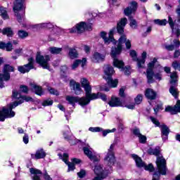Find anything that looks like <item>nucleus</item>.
I'll use <instances>...</instances> for the list:
<instances>
[{"mask_svg":"<svg viewBox=\"0 0 180 180\" xmlns=\"http://www.w3.org/2000/svg\"><path fill=\"white\" fill-rule=\"evenodd\" d=\"M24 101H25V102H32L33 98L30 96H23L21 100L11 103L8 108H4L2 110H0V122H4L6 117H13L15 116V112L12 110L15 109L18 105H22Z\"/></svg>","mask_w":180,"mask_h":180,"instance_id":"obj_2","label":"nucleus"},{"mask_svg":"<svg viewBox=\"0 0 180 180\" xmlns=\"http://www.w3.org/2000/svg\"><path fill=\"white\" fill-rule=\"evenodd\" d=\"M68 56L71 60H74V58H77L78 57V53L77 52V50L70 49L69 50Z\"/></svg>","mask_w":180,"mask_h":180,"instance_id":"obj_41","label":"nucleus"},{"mask_svg":"<svg viewBox=\"0 0 180 180\" xmlns=\"http://www.w3.org/2000/svg\"><path fill=\"white\" fill-rule=\"evenodd\" d=\"M127 24V18H122L120 20V22H117V32L120 34H123V33H124V27L126 26Z\"/></svg>","mask_w":180,"mask_h":180,"instance_id":"obj_22","label":"nucleus"},{"mask_svg":"<svg viewBox=\"0 0 180 180\" xmlns=\"http://www.w3.org/2000/svg\"><path fill=\"white\" fill-rule=\"evenodd\" d=\"M141 101H143V96L141 95H138L135 98V103L136 105H140V103H141Z\"/></svg>","mask_w":180,"mask_h":180,"instance_id":"obj_58","label":"nucleus"},{"mask_svg":"<svg viewBox=\"0 0 180 180\" xmlns=\"http://www.w3.org/2000/svg\"><path fill=\"white\" fill-rule=\"evenodd\" d=\"M72 164L75 165V164H81V160L78 158H72L71 159Z\"/></svg>","mask_w":180,"mask_h":180,"instance_id":"obj_60","label":"nucleus"},{"mask_svg":"<svg viewBox=\"0 0 180 180\" xmlns=\"http://www.w3.org/2000/svg\"><path fill=\"white\" fill-rule=\"evenodd\" d=\"M135 11H137V2L131 1L130 3V6L124 9V13L126 16H130L131 13H134Z\"/></svg>","mask_w":180,"mask_h":180,"instance_id":"obj_20","label":"nucleus"},{"mask_svg":"<svg viewBox=\"0 0 180 180\" xmlns=\"http://www.w3.org/2000/svg\"><path fill=\"white\" fill-rule=\"evenodd\" d=\"M145 96L148 99H150V101H153L154 99H155V98H157V93L151 89H148L146 90Z\"/></svg>","mask_w":180,"mask_h":180,"instance_id":"obj_32","label":"nucleus"},{"mask_svg":"<svg viewBox=\"0 0 180 180\" xmlns=\"http://www.w3.org/2000/svg\"><path fill=\"white\" fill-rule=\"evenodd\" d=\"M13 97H14L15 99H18L19 101H21L22 98L20 93L15 90L13 91Z\"/></svg>","mask_w":180,"mask_h":180,"instance_id":"obj_50","label":"nucleus"},{"mask_svg":"<svg viewBox=\"0 0 180 180\" xmlns=\"http://www.w3.org/2000/svg\"><path fill=\"white\" fill-rule=\"evenodd\" d=\"M174 45H167L165 46V49L168 50L169 51H172L173 50H175V49H178L180 46V41L178 39H175L174 41Z\"/></svg>","mask_w":180,"mask_h":180,"instance_id":"obj_36","label":"nucleus"},{"mask_svg":"<svg viewBox=\"0 0 180 180\" xmlns=\"http://www.w3.org/2000/svg\"><path fill=\"white\" fill-rule=\"evenodd\" d=\"M127 108V109H131V110H133V109H134V108H135V105H134V103H130V104H127V105H124V106H123V108Z\"/></svg>","mask_w":180,"mask_h":180,"instance_id":"obj_64","label":"nucleus"},{"mask_svg":"<svg viewBox=\"0 0 180 180\" xmlns=\"http://www.w3.org/2000/svg\"><path fill=\"white\" fill-rule=\"evenodd\" d=\"M63 136L65 140H68V141H69L70 144H71L72 146H75V144H77L78 143V140L74 138V136H71L70 131L64 132Z\"/></svg>","mask_w":180,"mask_h":180,"instance_id":"obj_27","label":"nucleus"},{"mask_svg":"<svg viewBox=\"0 0 180 180\" xmlns=\"http://www.w3.org/2000/svg\"><path fill=\"white\" fill-rule=\"evenodd\" d=\"M148 153L157 157L156 165L158 167V172L154 173L152 180H159L160 175L167 174V162L164 157L160 156V150L158 149L150 148L148 150Z\"/></svg>","mask_w":180,"mask_h":180,"instance_id":"obj_1","label":"nucleus"},{"mask_svg":"<svg viewBox=\"0 0 180 180\" xmlns=\"http://www.w3.org/2000/svg\"><path fill=\"white\" fill-rule=\"evenodd\" d=\"M115 72V70L113 68L109 65H106L104 66V79H108V78H112V75Z\"/></svg>","mask_w":180,"mask_h":180,"instance_id":"obj_23","label":"nucleus"},{"mask_svg":"<svg viewBox=\"0 0 180 180\" xmlns=\"http://www.w3.org/2000/svg\"><path fill=\"white\" fill-rule=\"evenodd\" d=\"M25 8V0H15L14 6L13 7L15 16H17V20L19 23L22 22V16L19 14V12Z\"/></svg>","mask_w":180,"mask_h":180,"instance_id":"obj_8","label":"nucleus"},{"mask_svg":"<svg viewBox=\"0 0 180 180\" xmlns=\"http://www.w3.org/2000/svg\"><path fill=\"white\" fill-rule=\"evenodd\" d=\"M28 61L29 63L27 65L18 67V71L21 72V74L29 72L30 70H33V68H34V67L33 66V61H34L33 58H30L28 59Z\"/></svg>","mask_w":180,"mask_h":180,"instance_id":"obj_18","label":"nucleus"},{"mask_svg":"<svg viewBox=\"0 0 180 180\" xmlns=\"http://www.w3.org/2000/svg\"><path fill=\"white\" fill-rule=\"evenodd\" d=\"M113 150H115V143L110 145V148L108 149V153L104 158L105 162H106L109 166L113 165V164H115V161H116Z\"/></svg>","mask_w":180,"mask_h":180,"instance_id":"obj_14","label":"nucleus"},{"mask_svg":"<svg viewBox=\"0 0 180 180\" xmlns=\"http://www.w3.org/2000/svg\"><path fill=\"white\" fill-rule=\"evenodd\" d=\"M1 32L2 34L7 36V37H13V34H15L12 28L8 27L4 28Z\"/></svg>","mask_w":180,"mask_h":180,"instance_id":"obj_35","label":"nucleus"},{"mask_svg":"<svg viewBox=\"0 0 180 180\" xmlns=\"http://www.w3.org/2000/svg\"><path fill=\"white\" fill-rule=\"evenodd\" d=\"M37 63L41 65L44 70H49L50 68V66L49 65V61H50V56L46 55H40L37 54Z\"/></svg>","mask_w":180,"mask_h":180,"instance_id":"obj_13","label":"nucleus"},{"mask_svg":"<svg viewBox=\"0 0 180 180\" xmlns=\"http://www.w3.org/2000/svg\"><path fill=\"white\" fill-rule=\"evenodd\" d=\"M99 98L102 99V101H106L107 97H106V95L102 93H98V94L91 93V94H90V96L88 98L89 101V103H91V101H94L95 99H99Z\"/></svg>","mask_w":180,"mask_h":180,"instance_id":"obj_25","label":"nucleus"},{"mask_svg":"<svg viewBox=\"0 0 180 180\" xmlns=\"http://www.w3.org/2000/svg\"><path fill=\"white\" fill-rule=\"evenodd\" d=\"M113 65H114V67H116L117 68H119L120 70H122L124 72V74L125 75H130V74L131 73V68H130L129 66H127V67L124 68V63H123V60H120L117 59V58H114Z\"/></svg>","mask_w":180,"mask_h":180,"instance_id":"obj_12","label":"nucleus"},{"mask_svg":"<svg viewBox=\"0 0 180 180\" xmlns=\"http://www.w3.org/2000/svg\"><path fill=\"white\" fill-rule=\"evenodd\" d=\"M49 51L51 54H60L63 51L62 48H57L56 46H52L49 49Z\"/></svg>","mask_w":180,"mask_h":180,"instance_id":"obj_38","label":"nucleus"},{"mask_svg":"<svg viewBox=\"0 0 180 180\" xmlns=\"http://www.w3.org/2000/svg\"><path fill=\"white\" fill-rule=\"evenodd\" d=\"M123 43H125L126 48L128 50H129V49H131V41L129 39H127L126 35H122L118 40V44L117 48H112L111 56L112 57V58H116V56H119V54L122 53V49L123 47L122 45L123 44Z\"/></svg>","mask_w":180,"mask_h":180,"instance_id":"obj_4","label":"nucleus"},{"mask_svg":"<svg viewBox=\"0 0 180 180\" xmlns=\"http://www.w3.org/2000/svg\"><path fill=\"white\" fill-rule=\"evenodd\" d=\"M79 64H81V60H75L72 65V70H77Z\"/></svg>","mask_w":180,"mask_h":180,"instance_id":"obj_54","label":"nucleus"},{"mask_svg":"<svg viewBox=\"0 0 180 180\" xmlns=\"http://www.w3.org/2000/svg\"><path fill=\"white\" fill-rule=\"evenodd\" d=\"M63 160L67 164L68 167V172H70V171H74V169H75V165L68 162V155L67 153L63 154Z\"/></svg>","mask_w":180,"mask_h":180,"instance_id":"obj_30","label":"nucleus"},{"mask_svg":"<svg viewBox=\"0 0 180 180\" xmlns=\"http://www.w3.org/2000/svg\"><path fill=\"white\" fill-rule=\"evenodd\" d=\"M83 151L85 155H86L88 158L91 160V161H93L94 162H98L99 156L95 154V152L92 150L89 145H87L86 146L83 147Z\"/></svg>","mask_w":180,"mask_h":180,"instance_id":"obj_15","label":"nucleus"},{"mask_svg":"<svg viewBox=\"0 0 180 180\" xmlns=\"http://www.w3.org/2000/svg\"><path fill=\"white\" fill-rule=\"evenodd\" d=\"M165 112H169L172 115L176 114V111L175 110V107H172V106L166 107Z\"/></svg>","mask_w":180,"mask_h":180,"instance_id":"obj_49","label":"nucleus"},{"mask_svg":"<svg viewBox=\"0 0 180 180\" xmlns=\"http://www.w3.org/2000/svg\"><path fill=\"white\" fill-rule=\"evenodd\" d=\"M116 131V129H103V131L102 133H103V137H106V136H108V134H109V133H115V131Z\"/></svg>","mask_w":180,"mask_h":180,"instance_id":"obj_48","label":"nucleus"},{"mask_svg":"<svg viewBox=\"0 0 180 180\" xmlns=\"http://www.w3.org/2000/svg\"><path fill=\"white\" fill-rule=\"evenodd\" d=\"M150 120L153 123V124H155L157 127H160L162 135L169 134V128H168L167 125H160V122L158 121L157 119H155L154 117H150Z\"/></svg>","mask_w":180,"mask_h":180,"instance_id":"obj_19","label":"nucleus"},{"mask_svg":"<svg viewBox=\"0 0 180 180\" xmlns=\"http://www.w3.org/2000/svg\"><path fill=\"white\" fill-rule=\"evenodd\" d=\"M48 91L51 94V95H56V96H58L60 95V93L58 92V91L51 88V87H49L48 88Z\"/></svg>","mask_w":180,"mask_h":180,"instance_id":"obj_53","label":"nucleus"},{"mask_svg":"<svg viewBox=\"0 0 180 180\" xmlns=\"http://www.w3.org/2000/svg\"><path fill=\"white\" fill-rule=\"evenodd\" d=\"M15 68L10 65H4L3 72L4 74H0V88H4V81H9L11 79V74L9 72H13Z\"/></svg>","mask_w":180,"mask_h":180,"instance_id":"obj_7","label":"nucleus"},{"mask_svg":"<svg viewBox=\"0 0 180 180\" xmlns=\"http://www.w3.org/2000/svg\"><path fill=\"white\" fill-rule=\"evenodd\" d=\"M146 58H147V52H143L141 54V59H138V68H144V64H146Z\"/></svg>","mask_w":180,"mask_h":180,"instance_id":"obj_33","label":"nucleus"},{"mask_svg":"<svg viewBox=\"0 0 180 180\" xmlns=\"http://www.w3.org/2000/svg\"><path fill=\"white\" fill-rule=\"evenodd\" d=\"M151 30H153V28L151 27H148L146 29L143 28V37H146L148 34H150L151 33Z\"/></svg>","mask_w":180,"mask_h":180,"instance_id":"obj_47","label":"nucleus"},{"mask_svg":"<svg viewBox=\"0 0 180 180\" xmlns=\"http://www.w3.org/2000/svg\"><path fill=\"white\" fill-rule=\"evenodd\" d=\"M37 29H51L53 27V25L51 23H41L35 25Z\"/></svg>","mask_w":180,"mask_h":180,"instance_id":"obj_39","label":"nucleus"},{"mask_svg":"<svg viewBox=\"0 0 180 180\" xmlns=\"http://www.w3.org/2000/svg\"><path fill=\"white\" fill-rule=\"evenodd\" d=\"M157 63V58H154L150 63L148 64V68L146 70V77L148 84H153L154 82V77L156 79L161 81V74L157 73L154 75V65Z\"/></svg>","mask_w":180,"mask_h":180,"instance_id":"obj_5","label":"nucleus"},{"mask_svg":"<svg viewBox=\"0 0 180 180\" xmlns=\"http://www.w3.org/2000/svg\"><path fill=\"white\" fill-rule=\"evenodd\" d=\"M44 157H46V152L43 149L37 150L35 155H32V158H35V160H40L44 158Z\"/></svg>","mask_w":180,"mask_h":180,"instance_id":"obj_34","label":"nucleus"},{"mask_svg":"<svg viewBox=\"0 0 180 180\" xmlns=\"http://www.w3.org/2000/svg\"><path fill=\"white\" fill-rule=\"evenodd\" d=\"M154 23L158 25V26H166L167 23H169L170 29L174 34H176L177 37L180 36V25L176 23V20L172 19L171 15L168 16V20L167 19H156L154 20Z\"/></svg>","mask_w":180,"mask_h":180,"instance_id":"obj_3","label":"nucleus"},{"mask_svg":"<svg viewBox=\"0 0 180 180\" xmlns=\"http://www.w3.org/2000/svg\"><path fill=\"white\" fill-rule=\"evenodd\" d=\"M77 175L79 178H84L86 175V171L82 169L79 172H77Z\"/></svg>","mask_w":180,"mask_h":180,"instance_id":"obj_55","label":"nucleus"},{"mask_svg":"<svg viewBox=\"0 0 180 180\" xmlns=\"http://www.w3.org/2000/svg\"><path fill=\"white\" fill-rule=\"evenodd\" d=\"M174 108L176 110V112H180V100L177 101L176 104L174 105Z\"/></svg>","mask_w":180,"mask_h":180,"instance_id":"obj_61","label":"nucleus"},{"mask_svg":"<svg viewBox=\"0 0 180 180\" xmlns=\"http://www.w3.org/2000/svg\"><path fill=\"white\" fill-rule=\"evenodd\" d=\"M80 64H81V67L82 68H85V66L86 65V58H83L82 60H80Z\"/></svg>","mask_w":180,"mask_h":180,"instance_id":"obj_59","label":"nucleus"},{"mask_svg":"<svg viewBox=\"0 0 180 180\" xmlns=\"http://www.w3.org/2000/svg\"><path fill=\"white\" fill-rule=\"evenodd\" d=\"M131 157L134 160L136 164V167H138L139 168H142L143 167H144L146 171H150V172H153V171H154V166H153V164H149L146 166V163L143 162V160H141V158L139 157V155L133 154L131 155Z\"/></svg>","mask_w":180,"mask_h":180,"instance_id":"obj_10","label":"nucleus"},{"mask_svg":"<svg viewBox=\"0 0 180 180\" xmlns=\"http://www.w3.org/2000/svg\"><path fill=\"white\" fill-rule=\"evenodd\" d=\"M1 32V29H0ZM0 49L2 50H6V51H12L13 50V45L12 43L8 42L7 44L0 41ZM2 64V59L0 58V65Z\"/></svg>","mask_w":180,"mask_h":180,"instance_id":"obj_26","label":"nucleus"},{"mask_svg":"<svg viewBox=\"0 0 180 180\" xmlns=\"http://www.w3.org/2000/svg\"><path fill=\"white\" fill-rule=\"evenodd\" d=\"M30 88L32 91H34L37 95L41 96L43 95V89L40 86H37V84L34 83H30Z\"/></svg>","mask_w":180,"mask_h":180,"instance_id":"obj_31","label":"nucleus"},{"mask_svg":"<svg viewBox=\"0 0 180 180\" xmlns=\"http://www.w3.org/2000/svg\"><path fill=\"white\" fill-rule=\"evenodd\" d=\"M53 100L49 98L46 100H44L42 103V106H51L53 105Z\"/></svg>","mask_w":180,"mask_h":180,"instance_id":"obj_51","label":"nucleus"},{"mask_svg":"<svg viewBox=\"0 0 180 180\" xmlns=\"http://www.w3.org/2000/svg\"><path fill=\"white\" fill-rule=\"evenodd\" d=\"M133 133L135 136H136L137 137H139V136L141 134V133H140V129L138 128H135L133 130Z\"/></svg>","mask_w":180,"mask_h":180,"instance_id":"obj_63","label":"nucleus"},{"mask_svg":"<svg viewBox=\"0 0 180 180\" xmlns=\"http://www.w3.org/2000/svg\"><path fill=\"white\" fill-rule=\"evenodd\" d=\"M70 86H72L73 90L75 91V94L76 95H80L81 92H82V89H81V84H79V83H77L74 80L70 81Z\"/></svg>","mask_w":180,"mask_h":180,"instance_id":"obj_28","label":"nucleus"},{"mask_svg":"<svg viewBox=\"0 0 180 180\" xmlns=\"http://www.w3.org/2000/svg\"><path fill=\"white\" fill-rule=\"evenodd\" d=\"M18 34L20 39H26V37L29 36V33H27V32L22 30H18Z\"/></svg>","mask_w":180,"mask_h":180,"instance_id":"obj_42","label":"nucleus"},{"mask_svg":"<svg viewBox=\"0 0 180 180\" xmlns=\"http://www.w3.org/2000/svg\"><path fill=\"white\" fill-rule=\"evenodd\" d=\"M138 137L139 139V143H141L142 144H144V143H146V141H147V137L144 135L141 134Z\"/></svg>","mask_w":180,"mask_h":180,"instance_id":"obj_57","label":"nucleus"},{"mask_svg":"<svg viewBox=\"0 0 180 180\" xmlns=\"http://www.w3.org/2000/svg\"><path fill=\"white\" fill-rule=\"evenodd\" d=\"M108 105H110L111 108H117L119 106L122 108L124 106V104L120 101V98L114 96L111 98V100L108 102Z\"/></svg>","mask_w":180,"mask_h":180,"instance_id":"obj_21","label":"nucleus"},{"mask_svg":"<svg viewBox=\"0 0 180 180\" xmlns=\"http://www.w3.org/2000/svg\"><path fill=\"white\" fill-rule=\"evenodd\" d=\"M130 19V27L132 29H136L137 27V21L136 20L133 19L131 17L129 18Z\"/></svg>","mask_w":180,"mask_h":180,"instance_id":"obj_52","label":"nucleus"},{"mask_svg":"<svg viewBox=\"0 0 180 180\" xmlns=\"http://www.w3.org/2000/svg\"><path fill=\"white\" fill-rule=\"evenodd\" d=\"M89 131L92 133H101V131H103V128L99 127H89Z\"/></svg>","mask_w":180,"mask_h":180,"instance_id":"obj_44","label":"nucleus"},{"mask_svg":"<svg viewBox=\"0 0 180 180\" xmlns=\"http://www.w3.org/2000/svg\"><path fill=\"white\" fill-rule=\"evenodd\" d=\"M115 28L110 30L108 33H108L105 32L103 31L100 33V36L101 39H103L105 44H110V43H113V44H116V40H115V38H113V33H115Z\"/></svg>","mask_w":180,"mask_h":180,"instance_id":"obj_11","label":"nucleus"},{"mask_svg":"<svg viewBox=\"0 0 180 180\" xmlns=\"http://www.w3.org/2000/svg\"><path fill=\"white\" fill-rule=\"evenodd\" d=\"M129 56L131 57L133 61H136V63H139V58H137V52L134 50L129 51Z\"/></svg>","mask_w":180,"mask_h":180,"instance_id":"obj_43","label":"nucleus"},{"mask_svg":"<svg viewBox=\"0 0 180 180\" xmlns=\"http://www.w3.org/2000/svg\"><path fill=\"white\" fill-rule=\"evenodd\" d=\"M30 172L34 180H40L41 175H43V172H41L40 169L33 167L30 168Z\"/></svg>","mask_w":180,"mask_h":180,"instance_id":"obj_24","label":"nucleus"},{"mask_svg":"<svg viewBox=\"0 0 180 180\" xmlns=\"http://www.w3.org/2000/svg\"><path fill=\"white\" fill-rule=\"evenodd\" d=\"M105 60V56L99 53V52H94L92 55L91 61L93 63H101Z\"/></svg>","mask_w":180,"mask_h":180,"instance_id":"obj_29","label":"nucleus"},{"mask_svg":"<svg viewBox=\"0 0 180 180\" xmlns=\"http://www.w3.org/2000/svg\"><path fill=\"white\" fill-rule=\"evenodd\" d=\"M80 82L82 88L84 89L86 97L89 98L92 94V87L89 85V82L86 78H82Z\"/></svg>","mask_w":180,"mask_h":180,"instance_id":"obj_17","label":"nucleus"},{"mask_svg":"<svg viewBox=\"0 0 180 180\" xmlns=\"http://www.w3.org/2000/svg\"><path fill=\"white\" fill-rule=\"evenodd\" d=\"M0 13L3 19H8V13L6 11V8L0 7Z\"/></svg>","mask_w":180,"mask_h":180,"instance_id":"obj_45","label":"nucleus"},{"mask_svg":"<svg viewBox=\"0 0 180 180\" xmlns=\"http://www.w3.org/2000/svg\"><path fill=\"white\" fill-rule=\"evenodd\" d=\"M107 83L108 84L110 88H116L117 86V84H119V81L117 79H114L112 77H109L108 79H105Z\"/></svg>","mask_w":180,"mask_h":180,"instance_id":"obj_37","label":"nucleus"},{"mask_svg":"<svg viewBox=\"0 0 180 180\" xmlns=\"http://www.w3.org/2000/svg\"><path fill=\"white\" fill-rule=\"evenodd\" d=\"M170 78V84H172V85H175V84H176L178 82V75H176V72H172Z\"/></svg>","mask_w":180,"mask_h":180,"instance_id":"obj_40","label":"nucleus"},{"mask_svg":"<svg viewBox=\"0 0 180 180\" xmlns=\"http://www.w3.org/2000/svg\"><path fill=\"white\" fill-rule=\"evenodd\" d=\"M169 92L173 96H174V98H178V89L172 86L169 89Z\"/></svg>","mask_w":180,"mask_h":180,"instance_id":"obj_46","label":"nucleus"},{"mask_svg":"<svg viewBox=\"0 0 180 180\" xmlns=\"http://www.w3.org/2000/svg\"><path fill=\"white\" fill-rule=\"evenodd\" d=\"M94 173L96 175L94 180H103L108 174H105L103 169L101 165H96L94 169Z\"/></svg>","mask_w":180,"mask_h":180,"instance_id":"obj_16","label":"nucleus"},{"mask_svg":"<svg viewBox=\"0 0 180 180\" xmlns=\"http://www.w3.org/2000/svg\"><path fill=\"white\" fill-rule=\"evenodd\" d=\"M92 25L91 24H86L84 22H80L77 24L75 27L70 29V33H82L85 30H91Z\"/></svg>","mask_w":180,"mask_h":180,"instance_id":"obj_9","label":"nucleus"},{"mask_svg":"<svg viewBox=\"0 0 180 180\" xmlns=\"http://www.w3.org/2000/svg\"><path fill=\"white\" fill-rule=\"evenodd\" d=\"M66 101L73 106L75 103H79L82 108L89 105V99L86 96L81 98L79 96H67Z\"/></svg>","mask_w":180,"mask_h":180,"instance_id":"obj_6","label":"nucleus"},{"mask_svg":"<svg viewBox=\"0 0 180 180\" xmlns=\"http://www.w3.org/2000/svg\"><path fill=\"white\" fill-rule=\"evenodd\" d=\"M22 140L25 144H27L29 143V135H27V134H25Z\"/></svg>","mask_w":180,"mask_h":180,"instance_id":"obj_62","label":"nucleus"},{"mask_svg":"<svg viewBox=\"0 0 180 180\" xmlns=\"http://www.w3.org/2000/svg\"><path fill=\"white\" fill-rule=\"evenodd\" d=\"M20 92H23V94H27V92H29V88H27V86L21 85L20 86Z\"/></svg>","mask_w":180,"mask_h":180,"instance_id":"obj_56","label":"nucleus"}]
</instances>
